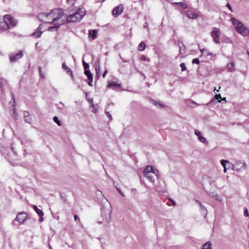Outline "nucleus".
Wrapping results in <instances>:
<instances>
[{
  "instance_id": "obj_57",
  "label": "nucleus",
  "mask_w": 249,
  "mask_h": 249,
  "mask_svg": "<svg viewBox=\"0 0 249 249\" xmlns=\"http://www.w3.org/2000/svg\"><path fill=\"white\" fill-rule=\"evenodd\" d=\"M222 100L226 101V97H224L223 99H221Z\"/></svg>"
},
{
  "instance_id": "obj_61",
  "label": "nucleus",
  "mask_w": 249,
  "mask_h": 249,
  "mask_svg": "<svg viewBox=\"0 0 249 249\" xmlns=\"http://www.w3.org/2000/svg\"><path fill=\"white\" fill-rule=\"evenodd\" d=\"M12 98H13V99L14 101H15V99H14L13 96H12Z\"/></svg>"
},
{
  "instance_id": "obj_20",
  "label": "nucleus",
  "mask_w": 249,
  "mask_h": 249,
  "mask_svg": "<svg viewBox=\"0 0 249 249\" xmlns=\"http://www.w3.org/2000/svg\"><path fill=\"white\" fill-rule=\"evenodd\" d=\"M200 52L201 53L202 55L204 56H208L212 55V53L209 52L207 49H199Z\"/></svg>"
},
{
  "instance_id": "obj_17",
  "label": "nucleus",
  "mask_w": 249,
  "mask_h": 249,
  "mask_svg": "<svg viewBox=\"0 0 249 249\" xmlns=\"http://www.w3.org/2000/svg\"><path fill=\"white\" fill-rule=\"evenodd\" d=\"M154 173L153 168L151 166H147L144 169V175L147 174Z\"/></svg>"
},
{
  "instance_id": "obj_16",
  "label": "nucleus",
  "mask_w": 249,
  "mask_h": 249,
  "mask_svg": "<svg viewBox=\"0 0 249 249\" xmlns=\"http://www.w3.org/2000/svg\"><path fill=\"white\" fill-rule=\"evenodd\" d=\"M23 114L25 122L30 123L32 119L31 116H30L29 112L27 111H25Z\"/></svg>"
},
{
  "instance_id": "obj_60",
  "label": "nucleus",
  "mask_w": 249,
  "mask_h": 249,
  "mask_svg": "<svg viewBox=\"0 0 249 249\" xmlns=\"http://www.w3.org/2000/svg\"><path fill=\"white\" fill-rule=\"evenodd\" d=\"M213 100H214V99H213L211 100V102H213Z\"/></svg>"
},
{
  "instance_id": "obj_8",
  "label": "nucleus",
  "mask_w": 249,
  "mask_h": 249,
  "mask_svg": "<svg viewBox=\"0 0 249 249\" xmlns=\"http://www.w3.org/2000/svg\"><path fill=\"white\" fill-rule=\"evenodd\" d=\"M38 19L44 23H47L49 24H52V22H50L49 21V18L48 16V13H40L37 15Z\"/></svg>"
},
{
  "instance_id": "obj_37",
  "label": "nucleus",
  "mask_w": 249,
  "mask_h": 249,
  "mask_svg": "<svg viewBox=\"0 0 249 249\" xmlns=\"http://www.w3.org/2000/svg\"><path fill=\"white\" fill-rule=\"evenodd\" d=\"M180 67L181 68V71H184L186 69L185 64L184 63H181V64L180 65Z\"/></svg>"
},
{
  "instance_id": "obj_64",
  "label": "nucleus",
  "mask_w": 249,
  "mask_h": 249,
  "mask_svg": "<svg viewBox=\"0 0 249 249\" xmlns=\"http://www.w3.org/2000/svg\"><path fill=\"white\" fill-rule=\"evenodd\" d=\"M214 90H217V91H219V90H217V89H214Z\"/></svg>"
},
{
  "instance_id": "obj_43",
  "label": "nucleus",
  "mask_w": 249,
  "mask_h": 249,
  "mask_svg": "<svg viewBox=\"0 0 249 249\" xmlns=\"http://www.w3.org/2000/svg\"><path fill=\"white\" fill-rule=\"evenodd\" d=\"M244 215L245 216H247V217L249 216V213H248V209H246V208L245 209V210L244 211Z\"/></svg>"
},
{
  "instance_id": "obj_15",
  "label": "nucleus",
  "mask_w": 249,
  "mask_h": 249,
  "mask_svg": "<svg viewBox=\"0 0 249 249\" xmlns=\"http://www.w3.org/2000/svg\"><path fill=\"white\" fill-rule=\"evenodd\" d=\"M235 63L234 62H232L231 63H228L227 65V68L228 71L229 72H233L235 71Z\"/></svg>"
},
{
  "instance_id": "obj_47",
  "label": "nucleus",
  "mask_w": 249,
  "mask_h": 249,
  "mask_svg": "<svg viewBox=\"0 0 249 249\" xmlns=\"http://www.w3.org/2000/svg\"><path fill=\"white\" fill-rule=\"evenodd\" d=\"M74 220H75V221H76V220L80 221V219H79V218L78 217V215H74Z\"/></svg>"
},
{
  "instance_id": "obj_42",
  "label": "nucleus",
  "mask_w": 249,
  "mask_h": 249,
  "mask_svg": "<svg viewBox=\"0 0 249 249\" xmlns=\"http://www.w3.org/2000/svg\"><path fill=\"white\" fill-rule=\"evenodd\" d=\"M100 68L99 66H98V67H96V68H95V70H96V75H97V76H100V75H98V74L99 73V71H100Z\"/></svg>"
},
{
  "instance_id": "obj_10",
  "label": "nucleus",
  "mask_w": 249,
  "mask_h": 249,
  "mask_svg": "<svg viewBox=\"0 0 249 249\" xmlns=\"http://www.w3.org/2000/svg\"><path fill=\"white\" fill-rule=\"evenodd\" d=\"M242 168L245 169L246 164L244 162H242V161H236L235 163L232 165V169L236 170L237 172L240 171Z\"/></svg>"
},
{
  "instance_id": "obj_35",
  "label": "nucleus",
  "mask_w": 249,
  "mask_h": 249,
  "mask_svg": "<svg viewBox=\"0 0 249 249\" xmlns=\"http://www.w3.org/2000/svg\"><path fill=\"white\" fill-rule=\"evenodd\" d=\"M229 162L228 160H222L220 161V163L223 167H226V163Z\"/></svg>"
},
{
  "instance_id": "obj_54",
  "label": "nucleus",
  "mask_w": 249,
  "mask_h": 249,
  "mask_svg": "<svg viewBox=\"0 0 249 249\" xmlns=\"http://www.w3.org/2000/svg\"><path fill=\"white\" fill-rule=\"evenodd\" d=\"M49 247L50 249H53L50 244H49Z\"/></svg>"
},
{
  "instance_id": "obj_63",
  "label": "nucleus",
  "mask_w": 249,
  "mask_h": 249,
  "mask_svg": "<svg viewBox=\"0 0 249 249\" xmlns=\"http://www.w3.org/2000/svg\"><path fill=\"white\" fill-rule=\"evenodd\" d=\"M214 90H217V91H219V90H217V89H214Z\"/></svg>"
},
{
  "instance_id": "obj_40",
  "label": "nucleus",
  "mask_w": 249,
  "mask_h": 249,
  "mask_svg": "<svg viewBox=\"0 0 249 249\" xmlns=\"http://www.w3.org/2000/svg\"><path fill=\"white\" fill-rule=\"evenodd\" d=\"M86 96H87V93L86 94ZM87 99L89 101V102L91 104V107H94V104H93V99L92 98H91V99L88 98L87 97Z\"/></svg>"
},
{
  "instance_id": "obj_38",
  "label": "nucleus",
  "mask_w": 249,
  "mask_h": 249,
  "mask_svg": "<svg viewBox=\"0 0 249 249\" xmlns=\"http://www.w3.org/2000/svg\"><path fill=\"white\" fill-rule=\"evenodd\" d=\"M196 202L199 204L200 207L202 208V210H203L204 211H206L205 208L202 205L201 203L199 201L196 200Z\"/></svg>"
},
{
  "instance_id": "obj_51",
  "label": "nucleus",
  "mask_w": 249,
  "mask_h": 249,
  "mask_svg": "<svg viewBox=\"0 0 249 249\" xmlns=\"http://www.w3.org/2000/svg\"><path fill=\"white\" fill-rule=\"evenodd\" d=\"M107 73V71H105L104 72V73H103V77H105L106 76V75Z\"/></svg>"
},
{
  "instance_id": "obj_53",
  "label": "nucleus",
  "mask_w": 249,
  "mask_h": 249,
  "mask_svg": "<svg viewBox=\"0 0 249 249\" xmlns=\"http://www.w3.org/2000/svg\"><path fill=\"white\" fill-rule=\"evenodd\" d=\"M227 172V168L226 167H224V172L226 173Z\"/></svg>"
},
{
  "instance_id": "obj_52",
  "label": "nucleus",
  "mask_w": 249,
  "mask_h": 249,
  "mask_svg": "<svg viewBox=\"0 0 249 249\" xmlns=\"http://www.w3.org/2000/svg\"><path fill=\"white\" fill-rule=\"evenodd\" d=\"M113 184L114 186L116 188V187H117V184L115 181H114V182H113Z\"/></svg>"
},
{
  "instance_id": "obj_58",
  "label": "nucleus",
  "mask_w": 249,
  "mask_h": 249,
  "mask_svg": "<svg viewBox=\"0 0 249 249\" xmlns=\"http://www.w3.org/2000/svg\"><path fill=\"white\" fill-rule=\"evenodd\" d=\"M13 111H14V113H15V111H16V110H15V108H13Z\"/></svg>"
},
{
  "instance_id": "obj_21",
  "label": "nucleus",
  "mask_w": 249,
  "mask_h": 249,
  "mask_svg": "<svg viewBox=\"0 0 249 249\" xmlns=\"http://www.w3.org/2000/svg\"><path fill=\"white\" fill-rule=\"evenodd\" d=\"M153 173L147 174L144 175V177L147 178L151 182H154L155 181L154 177L152 174Z\"/></svg>"
},
{
  "instance_id": "obj_26",
  "label": "nucleus",
  "mask_w": 249,
  "mask_h": 249,
  "mask_svg": "<svg viewBox=\"0 0 249 249\" xmlns=\"http://www.w3.org/2000/svg\"><path fill=\"white\" fill-rule=\"evenodd\" d=\"M210 196L215 199V200L221 201L222 200L221 197L217 194H214L212 193L210 194Z\"/></svg>"
},
{
  "instance_id": "obj_14",
  "label": "nucleus",
  "mask_w": 249,
  "mask_h": 249,
  "mask_svg": "<svg viewBox=\"0 0 249 249\" xmlns=\"http://www.w3.org/2000/svg\"><path fill=\"white\" fill-rule=\"evenodd\" d=\"M64 21H61L60 23H56L54 26H51L48 28V31H57L58 29L59 28L60 26L63 24H64Z\"/></svg>"
},
{
  "instance_id": "obj_18",
  "label": "nucleus",
  "mask_w": 249,
  "mask_h": 249,
  "mask_svg": "<svg viewBox=\"0 0 249 249\" xmlns=\"http://www.w3.org/2000/svg\"><path fill=\"white\" fill-rule=\"evenodd\" d=\"M178 47L179 48V52L181 53L184 54L186 52V48L183 43L181 42H178Z\"/></svg>"
},
{
  "instance_id": "obj_32",
  "label": "nucleus",
  "mask_w": 249,
  "mask_h": 249,
  "mask_svg": "<svg viewBox=\"0 0 249 249\" xmlns=\"http://www.w3.org/2000/svg\"><path fill=\"white\" fill-rule=\"evenodd\" d=\"M175 4L179 5L183 9H186L187 8V5L184 2H175Z\"/></svg>"
},
{
  "instance_id": "obj_62",
  "label": "nucleus",
  "mask_w": 249,
  "mask_h": 249,
  "mask_svg": "<svg viewBox=\"0 0 249 249\" xmlns=\"http://www.w3.org/2000/svg\"><path fill=\"white\" fill-rule=\"evenodd\" d=\"M214 90H217V91H219V90H217V89H214Z\"/></svg>"
},
{
  "instance_id": "obj_59",
  "label": "nucleus",
  "mask_w": 249,
  "mask_h": 249,
  "mask_svg": "<svg viewBox=\"0 0 249 249\" xmlns=\"http://www.w3.org/2000/svg\"><path fill=\"white\" fill-rule=\"evenodd\" d=\"M122 60H123V61L124 62H128V61L124 60H123V59H122Z\"/></svg>"
},
{
  "instance_id": "obj_39",
  "label": "nucleus",
  "mask_w": 249,
  "mask_h": 249,
  "mask_svg": "<svg viewBox=\"0 0 249 249\" xmlns=\"http://www.w3.org/2000/svg\"><path fill=\"white\" fill-rule=\"evenodd\" d=\"M200 61H199V60L198 59V58H194V59H193L192 60V63L193 64H198L199 63Z\"/></svg>"
},
{
  "instance_id": "obj_23",
  "label": "nucleus",
  "mask_w": 249,
  "mask_h": 249,
  "mask_svg": "<svg viewBox=\"0 0 249 249\" xmlns=\"http://www.w3.org/2000/svg\"><path fill=\"white\" fill-rule=\"evenodd\" d=\"M150 101L153 104L156 106H158L159 107H164V106L160 101H157L153 99H151Z\"/></svg>"
},
{
  "instance_id": "obj_45",
  "label": "nucleus",
  "mask_w": 249,
  "mask_h": 249,
  "mask_svg": "<svg viewBox=\"0 0 249 249\" xmlns=\"http://www.w3.org/2000/svg\"><path fill=\"white\" fill-rule=\"evenodd\" d=\"M106 114H107V116L110 119V120L112 119L111 115L109 112L106 111Z\"/></svg>"
},
{
  "instance_id": "obj_22",
  "label": "nucleus",
  "mask_w": 249,
  "mask_h": 249,
  "mask_svg": "<svg viewBox=\"0 0 249 249\" xmlns=\"http://www.w3.org/2000/svg\"><path fill=\"white\" fill-rule=\"evenodd\" d=\"M89 35L93 39H95L97 37V31L96 30H89Z\"/></svg>"
},
{
  "instance_id": "obj_13",
  "label": "nucleus",
  "mask_w": 249,
  "mask_h": 249,
  "mask_svg": "<svg viewBox=\"0 0 249 249\" xmlns=\"http://www.w3.org/2000/svg\"><path fill=\"white\" fill-rule=\"evenodd\" d=\"M186 16L188 18L190 19H195L196 18L198 15L197 14L191 10H187L186 12Z\"/></svg>"
},
{
  "instance_id": "obj_36",
  "label": "nucleus",
  "mask_w": 249,
  "mask_h": 249,
  "mask_svg": "<svg viewBox=\"0 0 249 249\" xmlns=\"http://www.w3.org/2000/svg\"><path fill=\"white\" fill-rule=\"evenodd\" d=\"M56 106L57 108L61 109H63L64 107V104L62 103V102H59V103L57 104Z\"/></svg>"
},
{
  "instance_id": "obj_31",
  "label": "nucleus",
  "mask_w": 249,
  "mask_h": 249,
  "mask_svg": "<svg viewBox=\"0 0 249 249\" xmlns=\"http://www.w3.org/2000/svg\"><path fill=\"white\" fill-rule=\"evenodd\" d=\"M53 121L56 123L57 124V125L58 126H61V122L59 120L58 117L57 116H54L53 117Z\"/></svg>"
},
{
  "instance_id": "obj_5",
  "label": "nucleus",
  "mask_w": 249,
  "mask_h": 249,
  "mask_svg": "<svg viewBox=\"0 0 249 249\" xmlns=\"http://www.w3.org/2000/svg\"><path fill=\"white\" fill-rule=\"evenodd\" d=\"M221 35V31L219 29L213 28V31L211 33V36L213 38V42L216 44L220 43L219 36Z\"/></svg>"
},
{
  "instance_id": "obj_56",
  "label": "nucleus",
  "mask_w": 249,
  "mask_h": 249,
  "mask_svg": "<svg viewBox=\"0 0 249 249\" xmlns=\"http://www.w3.org/2000/svg\"><path fill=\"white\" fill-rule=\"evenodd\" d=\"M172 202H173V206L176 205V203H175V202H174V201H172Z\"/></svg>"
},
{
  "instance_id": "obj_46",
  "label": "nucleus",
  "mask_w": 249,
  "mask_h": 249,
  "mask_svg": "<svg viewBox=\"0 0 249 249\" xmlns=\"http://www.w3.org/2000/svg\"><path fill=\"white\" fill-rule=\"evenodd\" d=\"M42 28V24H40L39 25V26L37 27V28L36 29V30L37 31H40Z\"/></svg>"
},
{
  "instance_id": "obj_30",
  "label": "nucleus",
  "mask_w": 249,
  "mask_h": 249,
  "mask_svg": "<svg viewBox=\"0 0 249 249\" xmlns=\"http://www.w3.org/2000/svg\"><path fill=\"white\" fill-rule=\"evenodd\" d=\"M211 243L208 242L203 245L202 249H211Z\"/></svg>"
},
{
  "instance_id": "obj_11",
  "label": "nucleus",
  "mask_w": 249,
  "mask_h": 249,
  "mask_svg": "<svg viewBox=\"0 0 249 249\" xmlns=\"http://www.w3.org/2000/svg\"><path fill=\"white\" fill-rule=\"evenodd\" d=\"M124 10V7L122 5H119L115 7L112 10V14L115 17L121 15Z\"/></svg>"
},
{
  "instance_id": "obj_6",
  "label": "nucleus",
  "mask_w": 249,
  "mask_h": 249,
  "mask_svg": "<svg viewBox=\"0 0 249 249\" xmlns=\"http://www.w3.org/2000/svg\"><path fill=\"white\" fill-rule=\"evenodd\" d=\"M28 215L25 212H21L18 213L16 218L15 219V221H17L19 222V224H23L24 221L27 219Z\"/></svg>"
},
{
  "instance_id": "obj_1",
  "label": "nucleus",
  "mask_w": 249,
  "mask_h": 249,
  "mask_svg": "<svg viewBox=\"0 0 249 249\" xmlns=\"http://www.w3.org/2000/svg\"><path fill=\"white\" fill-rule=\"evenodd\" d=\"M17 23V21L11 15H5L3 16V22L0 23V29L7 31L16 26Z\"/></svg>"
},
{
  "instance_id": "obj_12",
  "label": "nucleus",
  "mask_w": 249,
  "mask_h": 249,
  "mask_svg": "<svg viewBox=\"0 0 249 249\" xmlns=\"http://www.w3.org/2000/svg\"><path fill=\"white\" fill-rule=\"evenodd\" d=\"M195 135H196L197 136L198 139L201 142H202L203 143H208V142H207L206 139L201 135V133L198 130H195Z\"/></svg>"
},
{
  "instance_id": "obj_34",
  "label": "nucleus",
  "mask_w": 249,
  "mask_h": 249,
  "mask_svg": "<svg viewBox=\"0 0 249 249\" xmlns=\"http://www.w3.org/2000/svg\"><path fill=\"white\" fill-rule=\"evenodd\" d=\"M214 98L215 99L218 100V102H221V100H220V99H221L222 98H221V96L220 94H216L214 96Z\"/></svg>"
},
{
  "instance_id": "obj_48",
  "label": "nucleus",
  "mask_w": 249,
  "mask_h": 249,
  "mask_svg": "<svg viewBox=\"0 0 249 249\" xmlns=\"http://www.w3.org/2000/svg\"><path fill=\"white\" fill-rule=\"evenodd\" d=\"M140 58L142 60H146V57L143 55H141Z\"/></svg>"
},
{
  "instance_id": "obj_24",
  "label": "nucleus",
  "mask_w": 249,
  "mask_h": 249,
  "mask_svg": "<svg viewBox=\"0 0 249 249\" xmlns=\"http://www.w3.org/2000/svg\"><path fill=\"white\" fill-rule=\"evenodd\" d=\"M42 33L43 32L41 31L36 30V32L32 34V36L35 38H38L41 36V35L42 34Z\"/></svg>"
},
{
  "instance_id": "obj_4",
  "label": "nucleus",
  "mask_w": 249,
  "mask_h": 249,
  "mask_svg": "<svg viewBox=\"0 0 249 249\" xmlns=\"http://www.w3.org/2000/svg\"><path fill=\"white\" fill-rule=\"evenodd\" d=\"M236 31L239 34L247 36L249 34V30L245 27L241 22L234 18H231Z\"/></svg>"
},
{
  "instance_id": "obj_2",
  "label": "nucleus",
  "mask_w": 249,
  "mask_h": 249,
  "mask_svg": "<svg viewBox=\"0 0 249 249\" xmlns=\"http://www.w3.org/2000/svg\"><path fill=\"white\" fill-rule=\"evenodd\" d=\"M86 11L84 8H78L76 11L67 17L66 22H74L80 21L85 15Z\"/></svg>"
},
{
  "instance_id": "obj_19",
  "label": "nucleus",
  "mask_w": 249,
  "mask_h": 249,
  "mask_svg": "<svg viewBox=\"0 0 249 249\" xmlns=\"http://www.w3.org/2000/svg\"><path fill=\"white\" fill-rule=\"evenodd\" d=\"M33 208L39 216H42L44 215V213L42 211L39 209L36 205H33Z\"/></svg>"
},
{
  "instance_id": "obj_25",
  "label": "nucleus",
  "mask_w": 249,
  "mask_h": 249,
  "mask_svg": "<svg viewBox=\"0 0 249 249\" xmlns=\"http://www.w3.org/2000/svg\"><path fill=\"white\" fill-rule=\"evenodd\" d=\"M145 48V44L144 42H141L138 46V49L140 51H143Z\"/></svg>"
},
{
  "instance_id": "obj_29",
  "label": "nucleus",
  "mask_w": 249,
  "mask_h": 249,
  "mask_svg": "<svg viewBox=\"0 0 249 249\" xmlns=\"http://www.w3.org/2000/svg\"><path fill=\"white\" fill-rule=\"evenodd\" d=\"M84 73L86 75L88 78L91 79V77H93L92 73L89 70H85Z\"/></svg>"
},
{
  "instance_id": "obj_33",
  "label": "nucleus",
  "mask_w": 249,
  "mask_h": 249,
  "mask_svg": "<svg viewBox=\"0 0 249 249\" xmlns=\"http://www.w3.org/2000/svg\"><path fill=\"white\" fill-rule=\"evenodd\" d=\"M83 65L85 70H87L89 68V65L88 63H86L85 61H82Z\"/></svg>"
},
{
  "instance_id": "obj_44",
  "label": "nucleus",
  "mask_w": 249,
  "mask_h": 249,
  "mask_svg": "<svg viewBox=\"0 0 249 249\" xmlns=\"http://www.w3.org/2000/svg\"><path fill=\"white\" fill-rule=\"evenodd\" d=\"M116 189L122 196H124V193L121 191V190L120 188H119L118 187H116Z\"/></svg>"
},
{
  "instance_id": "obj_28",
  "label": "nucleus",
  "mask_w": 249,
  "mask_h": 249,
  "mask_svg": "<svg viewBox=\"0 0 249 249\" xmlns=\"http://www.w3.org/2000/svg\"><path fill=\"white\" fill-rule=\"evenodd\" d=\"M120 87V85L118 84V83H116V82H110L108 85H107V87L108 88H110V87Z\"/></svg>"
},
{
  "instance_id": "obj_41",
  "label": "nucleus",
  "mask_w": 249,
  "mask_h": 249,
  "mask_svg": "<svg viewBox=\"0 0 249 249\" xmlns=\"http://www.w3.org/2000/svg\"><path fill=\"white\" fill-rule=\"evenodd\" d=\"M92 80H93V77H91V79L90 78H88V84L89 86H91V87L92 86Z\"/></svg>"
},
{
  "instance_id": "obj_27",
  "label": "nucleus",
  "mask_w": 249,
  "mask_h": 249,
  "mask_svg": "<svg viewBox=\"0 0 249 249\" xmlns=\"http://www.w3.org/2000/svg\"><path fill=\"white\" fill-rule=\"evenodd\" d=\"M62 68L66 70L67 73H70L72 75V71L67 66V65L64 63L62 64Z\"/></svg>"
},
{
  "instance_id": "obj_7",
  "label": "nucleus",
  "mask_w": 249,
  "mask_h": 249,
  "mask_svg": "<svg viewBox=\"0 0 249 249\" xmlns=\"http://www.w3.org/2000/svg\"><path fill=\"white\" fill-rule=\"evenodd\" d=\"M102 215L103 220H105L107 224L111 221V211L109 210H102Z\"/></svg>"
},
{
  "instance_id": "obj_9",
  "label": "nucleus",
  "mask_w": 249,
  "mask_h": 249,
  "mask_svg": "<svg viewBox=\"0 0 249 249\" xmlns=\"http://www.w3.org/2000/svg\"><path fill=\"white\" fill-rule=\"evenodd\" d=\"M23 56L22 51H19L18 53H11L10 56V60L11 62H16Z\"/></svg>"
},
{
  "instance_id": "obj_3",
  "label": "nucleus",
  "mask_w": 249,
  "mask_h": 249,
  "mask_svg": "<svg viewBox=\"0 0 249 249\" xmlns=\"http://www.w3.org/2000/svg\"><path fill=\"white\" fill-rule=\"evenodd\" d=\"M64 15L61 9L56 8L53 9L51 12L48 13L49 21L52 23L60 20Z\"/></svg>"
},
{
  "instance_id": "obj_55",
  "label": "nucleus",
  "mask_w": 249,
  "mask_h": 249,
  "mask_svg": "<svg viewBox=\"0 0 249 249\" xmlns=\"http://www.w3.org/2000/svg\"><path fill=\"white\" fill-rule=\"evenodd\" d=\"M38 69H39L40 73L41 74V67H38Z\"/></svg>"
},
{
  "instance_id": "obj_50",
  "label": "nucleus",
  "mask_w": 249,
  "mask_h": 249,
  "mask_svg": "<svg viewBox=\"0 0 249 249\" xmlns=\"http://www.w3.org/2000/svg\"><path fill=\"white\" fill-rule=\"evenodd\" d=\"M44 220V218L42 216H40L39 219V221L40 222H42Z\"/></svg>"
},
{
  "instance_id": "obj_49",
  "label": "nucleus",
  "mask_w": 249,
  "mask_h": 249,
  "mask_svg": "<svg viewBox=\"0 0 249 249\" xmlns=\"http://www.w3.org/2000/svg\"><path fill=\"white\" fill-rule=\"evenodd\" d=\"M226 6L228 7V8L231 10V11H232V8H231V6L230 5V4L229 3H227Z\"/></svg>"
}]
</instances>
